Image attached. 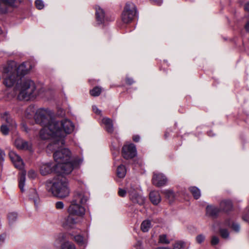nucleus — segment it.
I'll return each mask as SVG.
<instances>
[{"instance_id": "obj_1", "label": "nucleus", "mask_w": 249, "mask_h": 249, "mask_svg": "<svg viewBox=\"0 0 249 249\" xmlns=\"http://www.w3.org/2000/svg\"><path fill=\"white\" fill-rule=\"evenodd\" d=\"M74 124L69 119H64L60 121H52L50 126L49 138L51 142L48 145L49 149H54L65 144L67 135L71 133L74 129Z\"/></svg>"}, {"instance_id": "obj_2", "label": "nucleus", "mask_w": 249, "mask_h": 249, "mask_svg": "<svg viewBox=\"0 0 249 249\" xmlns=\"http://www.w3.org/2000/svg\"><path fill=\"white\" fill-rule=\"evenodd\" d=\"M63 145L54 149L47 150L54 151L53 159L56 164L61 169V172L66 174L71 173L74 168H78L83 163V158L76 157L71 160V153L68 148H63Z\"/></svg>"}, {"instance_id": "obj_3", "label": "nucleus", "mask_w": 249, "mask_h": 249, "mask_svg": "<svg viewBox=\"0 0 249 249\" xmlns=\"http://www.w3.org/2000/svg\"><path fill=\"white\" fill-rule=\"evenodd\" d=\"M30 68L27 67L25 62L17 66L14 61H8L3 67V84L7 87H11L15 84L18 85L22 78L28 73Z\"/></svg>"}, {"instance_id": "obj_4", "label": "nucleus", "mask_w": 249, "mask_h": 249, "mask_svg": "<svg viewBox=\"0 0 249 249\" xmlns=\"http://www.w3.org/2000/svg\"><path fill=\"white\" fill-rule=\"evenodd\" d=\"M63 175L59 174L52 179L48 180L46 182L47 191L55 197L63 198L70 194L68 181Z\"/></svg>"}, {"instance_id": "obj_5", "label": "nucleus", "mask_w": 249, "mask_h": 249, "mask_svg": "<svg viewBox=\"0 0 249 249\" xmlns=\"http://www.w3.org/2000/svg\"><path fill=\"white\" fill-rule=\"evenodd\" d=\"M19 93L17 98L20 101H30L35 99L44 91V88L37 89L34 81L29 78H25L19 84H16Z\"/></svg>"}, {"instance_id": "obj_6", "label": "nucleus", "mask_w": 249, "mask_h": 249, "mask_svg": "<svg viewBox=\"0 0 249 249\" xmlns=\"http://www.w3.org/2000/svg\"><path fill=\"white\" fill-rule=\"evenodd\" d=\"M53 113L48 108H40L36 110L34 119L37 124L43 126L40 131V137L42 140H48L50 136V126L52 121H55Z\"/></svg>"}, {"instance_id": "obj_7", "label": "nucleus", "mask_w": 249, "mask_h": 249, "mask_svg": "<svg viewBox=\"0 0 249 249\" xmlns=\"http://www.w3.org/2000/svg\"><path fill=\"white\" fill-rule=\"evenodd\" d=\"M89 197V193L87 191H77L75 193L68 211L72 215L83 216L85 214V209L80 204L87 202Z\"/></svg>"}, {"instance_id": "obj_8", "label": "nucleus", "mask_w": 249, "mask_h": 249, "mask_svg": "<svg viewBox=\"0 0 249 249\" xmlns=\"http://www.w3.org/2000/svg\"><path fill=\"white\" fill-rule=\"evenodd\" d=\"M9 157L14 166L21 171L18 178V185L22 192L24 191V186L26 180V172L22 170L24 167V163L21 157L14 151H10L9 153Z\"/></svg>"}, {"instance_id": "obj_9", "label": "nucleus", "mask_w": 249, "mask_h": 249, "mask_svg": "<svg viewBox=\"0 0 249 249\" xmlns=\"http://www.w3.org/2000/svg\"><path fill=\"white\" fill-rule=\"evenodd\" d=\"M127 193L128 194L130 200L133 203H137L140 205H142L144 204L145 198L142 195L140 192H138L133 187H130L127 191L122 188L119 189L118 195L121 197H124Z\"/></svg>"}, {"instance_id": "obj_10", "label": "nucleus", "mask_w": 249, "mask_h": 249, "mask_svg": "<svg viewBox=\"0 0 249 249\" xmlns=\"http://www.w3.org/2000/svg\"><path fill=\"white\" fill-rule=\"evenodd\" d=\"M137 11L135 5L132 2L126 4L122 15V19L125 23L130 22L136 16Z\"/></svg>"}, {"instance_id": "obj_11", "label": "nucleus", "mask_w": 249, "mask_h": 249, "mask_svg": "<svg viewBox=\"0 0 249 249\" xmlns=\"http://www.w3.org/2000/svg\"><path fill=\"white\" fill-rule=\"evenodd\" d=\"M1 122H5L6 123L1 125V132L4 135H7L10 130H12L17 127L15 122L7 112H5L3 116H1Z\"/></svg>"}, {"instance_id": "obj_12", "label": "nucleus", "mask_w": 249, "mask_h": 249, "mask_svg": "<svg viewBox=\"0 0 249 249\" xmlns=\"http://www.w3.org/2000/svg\"><path fill=\"white\" fill-rule=\"evenodd\" d=\"M40 172L43 176L51 174L53 172L59 174H65L61 172V169L56 164H53L52 162L42 163L40 167Z\"/></svg>"}, {"instance_id": "obj_13", "label": "nucleus", "mask_w": 249, "mask_h": 249, "mask_svg": "<svg viewBox=\"0 0 249 249\" xmlns=\"http://www.w3.org/2000/svg\"><path fill=\"white\" fill-rule=\"evenodd\" d=\"M231 224L230 219H227L222 222H217L215 223V226L218 228L220 236L224 239H230V231L227 228L230 227Z\"/></svg>"}, {"instance_id": "obj_14", "label": "nucleus", "mask_w": 249, "mask_h": 249, "mask_svg": "<svg viewBox=\"0 0 249 249\" xmlns=\"http://www.w3.org/2000/svg\"><path fill=\"white\" fill-rule=\"evenodd\" d=\"M122 152L123 157L126 160L133 159L137 155L136 146L133 143L124 145Z\"/></svg>"}, {"instance_id": "obj_15", "label": "nucleus", "mask_w": 249, "mask_h": 249, "mask_svg": "<svg viewBox=\"0 0 249 249\" xmlns=\"http://www.w3.org/2000/svg\"><path fill=\"white\" fill-rule=\"evenodd\" d=\"M152 181L155 186L160 187L167 184L168 179L163 174L154 172L153 173Z\"/></svg>"}, {"instance_id": "obj_16", "label": "nucleus", "mask_w": 249, "mask_h": 249, "mask_svg": "<svg viewBox=\"0 0 249 249\" xmlns=\"http://www.w3.org/2000/svg\"><path fill=\"white\" fill-rule=\"evenodd\" d=\"M66 234H60L58 236L56 241L60 243L63 242L61 245L60 249H76L75 245L69 241H66Z\"/></svg>"}, {"instance_id": "obj_17", "label": "nucleus", "mask_w": 249, "mask_h": 249, "mask_svg": "<svg viewBox=\"0 0 249 249\" xmlns=\"http://www.w3.org/2000/svg\"><path fill=\"white\" fill-rule=\"evenodd\" d=\"M15 144L16 147L19 149L30 151L32 149L31 142L25 141L20 138H18L15 140Z\"/></svg>"}, {"instance_id": "obj_18", "label": "nucleus", "mask_w": 249, "mask_h": 249, "mask_svg": "<svg viewBox=\"0 0 249 249\" xmlns=\"http://www.w3.org/2000/svg\"><path fill=\"white\" fill-rule=\"evenodd\" d=\"M76 224V219L73 217V215L70 214L66 216L62 222L63 228L67 230L74 229Z\"/></svg>"}, {"instance_id": "obj_19", "label": "nucleus", "mask_w": 249, "mask_h": 249, "mask_svg": "<svg viewBox=\"0 0 249 249\" xmlns=\"http://www.w3.org/2000/svg\"><path fill=\"white\" fill-rule=\"evenodd\" d=\"M220 211V208L212 205H208L206 207V215L213 218L216 217Z\"/></svg>"}, {"instance_id": "obj_20", "label": "nucleus", "mask_w": 249, "mask_h": 249, "mask_svg": "<svg viewBox=\"0 0 249 249\" xmlns=\"http://www.w3.org/2000/svg\"><path fill=\"white\" fill-rule=\"evenodd\" d=\"M67 235H69L71 237V238L74 239V241L80 246L85 247L87 243L86 240L84 239V237L80 234H75L73 232H69L66 233Z\"/></svg>"}, {"instance_id": "obj_21", "label": "nucleus", "mask_w": 249, "mask_h": 249, "mask_svg": "<svg viewBox=\"0 0 249 249\" xmlns=\"http://www.w3.org/2000/svg\"><path fill=\"white\" fill-rule=\"evenodd\" d=\"M95 16L98 24H102L105 19V12L99 6H95Z\"/></svg>"}, {"instance_id": "obj_22", "label": "nucleus", "mask_w": 249, "mask_h": 249, "mask_svg": "<svg viewBox=\"0 0 249 249\" xmlns=\"http://www.w3.org/2000/svg\"><path fill=\"white\" fill-rule=\"evenodd\" d=\"M102 123L104 125V128L109 133H113L114 131L112 121L107 117H105L102 119Z\"/></svg>"}, {"instance_id": "obj_23", "label": "nucleus", "mask_w": 249, "mask_h": 249, "mask_svg": "<svg viewBox=\"0 0 249 249\" xmlns=\"http://www.w3.org/2000/svg\"><path fill=\"white\" fill-rule=\"evenodd\" d=\"M149 199L153 204L158 205L161 200L160 195L158 191H153L149 194Z\"/></svg>"}, {"instance_id": "obj_24", "label": "nucleus", "mask_w": 249, "mask_h": 249, "mask_svg": "<svg viewBox=\"0 0 249 249\" xmlns=\"http://www.w3.org/2000/svg\"><path fill=\"white\" fill-rule=\"evenodd\" d=\"M29 197L31 200L33 201L35 206L37 207L39 202V198L36 189H31L30 190Z\"/></svg>"}, {"instance_id": "obj_25", "label": "nucleus", "mask_w": 249, "mask_h": 249, "mask_svg": "<svg viewBox=\"0 0 249 249\" xmlns=\"http://www.w3.org/2000/svg\"><path fill=\"white\" fill-rule=\"evenodd\" d=\"M7 219L10 226L14 225L18 220V213L15 212L9 213L7 214Z\"/></svg>"}, {"instance_id": "obj_26", "label": "nucleus", "mask_w": 249, "mask_h": 249, "mask_svg": "<svg viewBox=\"0 0 249 249\" xmlns=\"http://www.w3.org/2000/svg\"><path fill=\"white\" fill-rule=\"evenodd\" d=\"M220 209L228 211L230 210L232 207V204L230 200H223L220 202Z\"/></svg>"}, {"instance_id": "obj_27", "label": "nucleus", "mask_w": 249, "mask_h": 249, "mask_svg": "<svg viewBox=\"0 0 249 249\" xmlns=\"http://www.w3.org/2000/svg\"><path fill=\"white\" fill-rule=\"evenodd\" d=\"M189 190L196 199H198L201 196L200 190L196 186H191L189 188Z\"/></svg>"}, {"instance_id": "obj_28", "label": "nucleus", "mask_w": 249, "mask_h": 249, "mask_svg": "<svg viewBox=\"0 0 249 249\" xmlns=\"http://www.w3.org/2000/svg\"><path fill=\"white\" fill-rule=\"evenodd\" d=\"M161 193L165 196L166 198L170 200H173L175 196L174 192L171 189L163 190L161 191Z\"/></svg>"}, {"instance_id": "obj_29", "label": "nucleus", "mask_w": 249, "mask_h": 249, "mask_svg": "<svg viewBox=\"0 0 249 249\" xmlns=\"http://www.w3.org/2000/svg\"><path fill=\"white\" fill-rule=\"evenodd\" d=\"M126 172L125 167L124 165L121 164L118 166L117 175L119 178H124L126 175Z\"/></svg>"}, {"instance_id": "obj_30", "label": "nucleus", "mask_w": 249, "mask_h": 249, "mask_svg": "<svg viewBox=\"0 0 249 249\" xmlns=\"http://www.w3.org/2000/svg\"><path fill=\"white\" fill-rule=\"evenodd\" d=\"M102 89L100 87L96 86L93 88L89 91L90 94L91 96L94 97L98 96L100 95L102 92Z\"/></svg>"}, {"instance_id": "obj_31", "label": "nucleus", "mask_w": 249, "mask_h": 249, "mask_svg": "<svg viewBox=\"0 0 249 249\" xmlns=\"http://www.w3.org/2000/svg\"><path fill=\"white\" fill-rule=\"evenodd\" d=\"M151 227V222L149 220H144L141 224V229L143 232H147Z\"/></svg>"}, {"instance_id": "obj_32", "label": "nucleus", "mask_w": 249, "mask_h": 249, "mask_svg": "<svg viewBox=\"0 0 249 249\" xmlns=\"http://www.w3.org/2000/svg\"><path fill=\"white\" fill-rule=\"evenodd\" d=\"M185 243L182 241H178L173 245V249H182L185 248Z\"/></svg>"}, {"instance_id": "obj_33", "label": "nucleus", "mask_w": 249, "mask_h": 249, "mask_svg": "<svg viewBox=\"0 0 249 249\" xmlns=\"http://www.w3.org/2000/svg\"><path fill=\"white\" fill-rule=\"evenodd\" d=\"M35 5L36 8L38 10H42L44 8V3L42 0H36Z\"/></svg>"}, {"instance_id": "obj_34", "label": "nucleus", "mask_w": 249, "mask_h": 249, "mask_svg": "<svg viewBox=\"0 0 249 249\" xmlns=\"http://www.w3.org/2000/svg\"><path fill=\"white\" fill-rule=\"evenodd\" d=\"M230 227L231 228L232 230L236 233H238L240 231V226L237 223L233 222L231 225Z\"/></svg>"}, {"instance_id": "obj_35", "label": "nucleus", "mask_w": 249, "mask_h": 249, "mask_svg": "<svg viewBox=\"0 0 249 249\" xmlns=\"http://www.w3.org/2000/svg\"><path fill=\"white\" fill-rule=\"evenodd\" d=\"M159 242L161 243L165 244H168L170 243V242L167 239V236L165 234H162L160 236Z\"/></svg>"}, {"instance_id": "obj_36", "label": "nucleus", "mask_w": 249, "mask_h": 249, "mask_svg": "<svg viewBox=\"0 0 249 249\" xmlns=\"http://www.w3.org/2000/svg\"><path fill=\"white\" fill-rule=\"evenodd\" d=\"M205 238L206 237L204 234H199L196 236V240L198 244H200L205 240Z\"/></svg>"}, {"instance_id": "obj_37", "label": "nucleus", "mask_w": 249, "mask_h": 249, "mask_svg": "<svg viewBox=\"0 0 249 249\" xmlns=\"http://www.w3.org/2000/svg\"><path fill=\"white\" fill-rule=\"evenodd\" d=\"M16 1L17 0H1V2L12 7L15 6V3Z\"/></svg>"}, {"instance_id": "obj_38", "label": "nucleus", "mask_w": 249, "mask_h": 249, "mask_svg": "<svg viewBox=\"0 0 249 249\" xmlns=\"http://www.w3.org/2000/svg\"><path fill=\"white\" fill-rule=\"evenodd\" d=\"M219 242V239L216 236H213L212 237L211 244L212 246H215L217 245Z\"/></svg>"}, {"instance_id": "obj_39", "label": "nucleus", "mask_w": 249, "mask_h": 249, "mask_svg": "<svg viewBox=\"0 0 249 249\" xmlns=\"http://www.w3.org/2000/svg\"><path fill=\"white\" fill-rule=\"evenodd\" d=\"M64 205L63 202L62 201H57L55 203V208L57 210H62L64 208Z\"/></svg>"}, {"instance_id": "obj_40", "label": "nucleus", "mask_w": 249, "mask_h": 249, "mask_svg": "<svg viewBox=\"0 0 249 249\" xmlns=\"http://www.w3.org/2000/svg\"><path fill=\"white\" fill-rule=\"evenodd\" d=\"M92 110L93 112L98 114V115H101V110L98 108V107L96 106H92Z\"/></svg>"}, {"instance_id": "obj_41", "label": "nucleus", "mask_w": 249, "mask_h": 249, "mask_svg": "<svg viewBox=\"0 0 249 249\" xmlns=\"http://www.w3.org/2000/svg\"><path fill=\"white\" fill-rule=\"evenodd\" d=\"M242 218L244 221H249V208L247 213H244L242 216Z\"/></svg>"}, {"instance_id": "obj_42", "label": "nucleus", "mask_w": 249, "mask_h": 249, "mask_svg": "<svg viewBox=\"0 0 249 249\" xmlns=\"http://www.w3.org/2000/svg\"><path fill=\"white\" fill-rule=\"evenodd\" d=\"M28 176L29 178H34L36 177V174L35 172L33 170H30L28 172Z\"/></svg>"}, {"instance_id": "obj_43", "label": "nucleus", "mask_w": 249, "mask_h": 249, "mask_svg": "<svg viewBox=\"0 0 249 249\" xmlns=\"http://www.w3.org/2000/svg\"><path fill=\"white\" fill-rule=\"evenodd\" d=\"M137 249H141L142 247V243L141 241H138L135 246Z\"/></svg>"}, {"instance_id": "obj_44", "label": "nucleus", "mask_w": 249, "mask_h": 249, "mask_svg": "<svg viewBox=\"0 0 249 249\" xmlns=\"http://www.w3.org/2000/svg\"><path fill=\"white\" fill-rule=\"evenodd\" d=\"M126 82L127 84L130 85H132L133 83H134V80L131 78H127L126 79Z\"/></svg>"}, {"instance_id": "obj_45", "label": "nucleus", "mask_w": 249, "mask_h": 249, "mask_svg": "<svg viewBox=\"0 0 249 249\" xmlns=\"http://www.w3.org/2000/svg\"><path fill=\"white\" fill-rule=\"evenodd\" d=\"M21 126H22V128L23 129V130L26 132H28V131H29V129H28V127L27 125V124L25 123H22L21 124Z\"/></svg>"}, {"instance_id": "obj_46", "label": "nucleus", "mask_w": 249, "mask_h": 249, "mask_svg": "<svg viewBox=\"0 0 249 249\" xmlns=\"http://www.w3.org/2000/svg\"><path fill=\"white\" fill-rule=\"evenodd\" d=\"M155 4L160 5L162 3V0H151Z\"/></svg>"}, {"instance_id": "obj_47", "label": "nucleus", "mask_w": 249, "mask_h": 249, "mask_svg": "<svg viewBox=\"0 0 249 249\" xmlns=\"http://www.w3.org/2000/svg\"><path fill=\"white\" fill-rule=\"evenodd\" d=\"M140 140V137L139 135H136L133 136V140L135 142H138Z\"/></svg>"}, {"instance_id": "obj_48", "label": "nucleus", "mask_w": 249, "mask_h": 249, "mask_svg": "<svg viewBox=\"0 0 249 249\" xmlns=\"http://www.w3.org/2000/svg\"><path fill=\"white\" fill-rule=\"evenodd\" d=\"M114 149V152H112V155L113 156H115V155H117L119 154V148L118 147H113Z\"/></svg>"}, {"instance_id": "obj_49", "label": "nucleus", "mask_w": 249, "mask_h": 249, "mask_svg": "<svg viewBox=\"0 0 249 249\" xmlns=\"http://www.w3.org/2000/svg\"><path fill=\"white\" fill-rule=\"evenodd\" d=\"M245 28L246 30L249 33V21L245 25Z\"/></svg>"}, {"instance_id": "obj_50", "label": "nucleus", "mask_w": 249, "mask_h": 249, "mask_svg": "<svg viewBox=\"0 0 249 249\" xmlns=\"http://www.w3.org/2000/svg\"><path fill=\"white\" fill-rule=\"evenodd\" d=\"M245 9L246 11H249V1L245 4Z\"/></svg>"}, {"instance_id": "obj_51", "label": "nucleus", "mask_w": 249, "mask_h": 249, "mask_svg": "<svg viewBox=\"0 0 249 249\" xmlns=\"http://www.w3.org/2000/svg\"><path fill=\"white\" fill-rule=\"evenodd\" d=\"M33 109V107H28L26 110V116L27 117H29V115H28V111H31Z\"/></svg>"}, {"instance_id": "obj_52", "label": "nucleus", "mask_w": 249, "mask_h": 249, "mask_svg": "<svg viewBox=\"0 0 249 249\" xmlns=\"http://www.w3.org/2000/svg\"><path fill=\"white\" fill-rule=\"evenodd\" d=\"M155 249H170L168 247H158V248H156Z\"/></svg>"}, {"instance_id": "obj_53", "label": "nucleus", "mask_w": 249, "mask_h": 249, "mask_svg": "<svg viewBox=\"0 0 249 249\" xmlns=\"http://www.w3.org/2000/svg\"><path fill=\"white\" fill-rule=\"evenodd\" d=\"M208 134L209 136H214V134H213V132L212 131H210L208 132Z\"/></svg>"}, {"instance_id": "obj_54", "label": "nucleus", "mask_w": 249, "mask_h": 249, "mask_svg": "<svg viewBox=\"0 0 249 249\" xmlns=\"http://www.w3.org/2000/svg\"><path fill=\"white\" fill-rule=\"evenodd\" d=\"M5 235H3V234L1 235V238H0L1 242L4 241V240L5 239Z\"/></svg>"}, {"instance_id": "obj_55", "label": "nucleus", "mask_w": 249, "mask_h": 249, "mask_svg": "<svg viewBox=\"0 0 249 249\" xmlns=\"http://www.w3.org/2000/svg\"><path fill=\"white\" fill-rule=\"evenodd\" d=\"M7 12V10L6 9H4V10H3L1 8V11H0V12H1V14L2 13H5Z\"/></svg>"}, {"instance_id": "obj_56", "label": "nucleus", "mask_w": 249, "mask_h": 249, "mask_svg": "<svg viewBox=\"0 0 249 249\" xmlns=\"http://www.w3.org/2000/svg\"><path fill=\"white\" fill-rule=\"evenodd\" d=\"M0 35H1V38L2 37V36L4 37V36H5V33H3V32H2V31H1Z\"/></svg>"}, {"instance_id": "obj_57", "label": "nucleus", "mask_w": 249, "mask_h": 249, "mask_svg": "<svg viewBox=\"0 0 249 249\" xmlns=\"http://www.w3.org/2000/svg\"><path fill=\"white\" fill-rule=\"evenodd\" d=\"M165 137L166 138H167V137H168L167 132H166V133H165Z\"/></svg>"}, {"instance_id": "obj_58", "label": "nucleus", "mask_w": 249, "mask_h": 249, "mask_svg": "<svg viewBox=\"0 0 249 249\" xmlns=\"http://www.w3.org/2000/svg\"><path fill=\"white\" fill-rule=\"evenodd\" d=\"M0 153H1V156L2 155V151H1L0 152Z\"/></svg>"}]
</instances>
